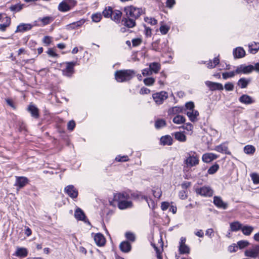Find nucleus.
<instances>
[{"instance_id":"nucleus-53","label":"nucleus","mask_w":259,"mask_h":259,"mask_svg":"<svg viewBox=\"0 0 259 259\" xmlns=\"http://www.w3.org/2000/svg\"><path fill=\"white\" fill-rule=\"evenodd\" d=\"M151 245H152L155 251H156L157 257L162 256L161 255V251L163 250L162 245H161V249L158 248L155 244L152 243Z\"/></svg>"},{"instance_id":"nucleus-26","label":"nucleus","mask_w":259,"mask_h":259,"mask_svg":"<svg viewBox=\"0 0 259 259\" xmlns=\"http://www.w3.org/2000/svg\"><path fill=\"white\" fill-rule=\"evenodd\" d=\"M122 16V13L119 10L113 11L110 18L116 23H119Z\"/></svg>"},{"instance_id":"nucleus-33","label":"nucleus","mask_w":259,"mask_h":259,"mask_svg":"<svg viewBox=\"0 0 259 259\" xmlns=\"http://www.w3.org/2000/svg\"><path fill=\"white\" fill-rule=\"evenodd\" d=\"M254 230V228L251 226H242L241 231L242 233L246 236L250 235Z\"/></svg>"},{"instance_id":"nucleus-46","label":"nucleus","mask_w":259,"mask_h":259,"mask_svg":"<svg viewBox=\"0 0 259 259\" xmlns=\"http://www.w3.org/2000/svg\"><path fill=\"white\" fill-rule=\"evenodd\" d=\"M236 74V70L234 71L226 72L222 73L223 79H227L228 78L233 77Z\"/></svg>"},{"instance_id":"nucleus-4","label":"nucleus","mask_w":259,"mask_h":259,"mask_svg":"<svg viewBox=\"0 0 259 259\" xmlns=\"http://www.w3.org/2000/svg\"><path fill=\"white\" fill-rule=\"evenodd\" d=\"M199 160L198 156L195 152H190L187 153L184 163L187 167H193L199 164Z\"/></svg>"},{"instance_id":"nucleus-15","label":"nucleus","mask_w":259,"mask_h":259,"mask_svg":"<svg viewBox=\"0 0 259 259\" xmlns=\"http://www.w3.org/2000/svg\"><path fill=\"white\" fill-rule=\"evenodd\" d=\"M196 193L198 194H212L213 190L209 186H203L196 189Z\"/></svg>"},{"instance_id":"nucleus-17","label":"nucleus","mask_w":259,"mask_h":259,"mask_svg":"<svg viewBox=\"0 0 259 259\" xmlns=\"http://www.w3.org/2000/svg\"><path fill=\"white\" fill-rule=\"evenodd\" d=\"M186 114L192 122H195L198 120L197 117L199 115V112L197 110H192L188 111Z\"/></svg>"},{"instance_id":"nucleus-10","label":"nucleus","mask_w":259,"mask_h":259,"mask_svg":"<svg viewBox=\"0 0 259 259\" xmlns=\"http://www.w3.org/2000/svg\"><path fill=\"white\" fill-rule=\"evenodd\" d=\"M66 64V68L62 70V72L63 75L69 77L74 72V66L75 65V62H67Z\"/></svg>"},{"instance_id":"nucleus-23","label":"nucleus","mask_w":259,"mask_h":259,"mask_svg":"<svg viewBox=\"0 0 259 259\" xmlns=\"http://www.w3.org/2000/svg\"><path fill=\"white\" fill-rule=\"evenodd\" d=\"M233 55L235 58H240L245 56V52L242 48L238 47L234 50Z\"/></svg>"},{"instance_id":"nucleus-55","label":"nucleus","mask_w":259,"mask_h":259,"mask_svg":"<svg viewBox=\"0 0 259 259\" xmlns=\"http://www.w3.org/2000/svg\"><path fill=\"white\" fill-rule=\"evenodd\" d=\"M151 245H152L155 251H156L157 257L162 256L161 255V251L163 250L162 245H161V249L158 248L155 244L152 243Z\"/></svg>"},{"instance_id":"nucleus-41","label":"nucleus","mask_w":259,"mask_h":259,"mask_svg":"<svg viewBox=\"0 0 259 259\" xmlns=\"http://www.w3.org/2000/svg\"><path fill=\"white\" fill-rule=\"evenodd\" d=\"M113 13V9L111 7H107L103 11L102 14L105 18H110L112 13Z\"/></svg>"},{"instance_id":"nucleus-63","label":"nucleus","mask_w":259,"mask_h":259,"mask_svg":"<svg viewBox=\"0 0 259 259\" xmlns=\"http://www.w3.org/2000/svg\"><path fill=\"white\" fill-rule=\"evenodd\" d=\"M75 126V123L74 121L71 120L68 122L67 124V128L69 130L72 131Z\"/></svg>"},{"instance_id":"nucleus-19","label":"nucleus","mask_w":259,"mask_h":259,"mask_svg":"<svg viewBox=\"0 0 259 259\" xmlns=\"http://www.w3.org/2000/svg\"><path fill=\"white\" fill-rule=\"evenodd\" d=\"M214 150L220 153H224L228 155H231V152L228 150L227 146L225 144H222L216 146Z\"/></svg>"},{"instance_id":"nucleus-58","label":"nucleus","mask_w":259,"mask_h":259,"mask_svg":"<svg viewBox=\"0 0 259 259\" xmlns=\"http://www.w3.org/2000/svg\"><path fill=\"white\" fill-rule=\"evenodd\" d=\"M160 32L162 34H166L169 29V27L166 26V25H162L160 27Z\"/></svg>"},{"instance_id":"nucleus-20","label":"nucleus","mask_w":259,"mask_h":259,"mask_svg":"<svg viewBox=\"0 0 259 259\" xmlns=\"http://www.w3.org/2000/svg\"><path fill=\"white\" fill-rule=\"evenodd\" d=\"M149 67L152 74H156L161 69V64L158 62H152L149 64Z\"/></svg>"},{"instance_id":"nucleus-39","label":"nucleus","mask_w":259,"mask_h":259,"mask_svg":"<svg viewBox=\"0 0 259 259\" xmlns=\"http://www.w3.org/2000/svg\"><path fill=\"white\" fill-rule=\"evenodd\" d=\"M172 121L177 124H182L185 121V118L180 115H176L172 119Z\"/></svg>"},{"instance_id":"nucleus-1","label":"nucleus","mask_w":259,"mask_h":259,"mask_svg":"<svg viewBox=\"0 0 259 259\" xmlns=\"http://www.w3.org/2000/svg\"><path fill=\"white\" fill-rule=\"evenodd\" d=\"M129 195H114L112 200L109 199L110 205L113 206H117L120 209L131 208L133 206L131 201H128Z\"/></svg>"},{"instance_id":"nucleus-27","label":"nucleus","mask_w":259,"mask_h":259,"mask_svg":"<svg viewBox=\"0 0 259 259\" xmlns=\"http://www.w3.org/2000/svg\"><path fill=\"white\" fill-rule=\"evenodd\" d=\"M230 231L236 232L240 230H241L242 225L238 221L232 222L230 224Z\"/></svg>"},{"instance_id":"nucleus-18","label":"nucleus","mask_w":259,"mask_h":259,"mask_svg":"<svg viewBox=\"0 0 259 259\" xmlns=\"http://www.w3.org/2000/svg\"><path fill=\"white\" fill-rule=\"evenodd\" d=\"M119 248L123 252H128L131 251L132 246L128 241H122L119 245Z\"/></svg>"},{"instance_id":"nucleus-57","label":"nucleus","mask_w":259,"mask_h":259,"mask_svg":"<svg viewBox=\"0 0 259 259\" xmlns=\"http://www.w3.org/2000/svg\"><path fill=\"white\" fill-rule=\"evenodd\" d=\"M224 88L226 91H232L234 90V84L232 82H227L225 84Z\"/></svg>"},{"instance_id":"nucleus-16","label":"nucleus","mask_w":259,"mask_h":259,"mask_svg":"<svg viewBox=\"0 0 259 259\" xmlns=\"http://www.w3.org/2000/svg\"><path fill=\"white\" fill-rule=\"evenodd\" d=\"M217 158L218 156L215 154L212 153H208L204 154L202 156V159L203 162L209 163Z\"/></svg>"},{"instance_id":"nucleus-38","label":"nucleus","mask_w":259,"mask_h":259,"mask_svg":"<svg viewBox=\"0 0 259 259\" xmlns=\"http://www.w3.org/2000/svg\"><path fill=\"white\" fill-rule=\"evenodd\" d=\"M38 20L41 21L42 25L45 26L52 22L54 21V18L51 16H47L44 18H39Z\"/></svg>"},{"instance_id":"nucleus-61","label":"nucleus","mask_w":259,"mask_h":259,"mask_svg":"<svg viewBox=\"0 0 259 259\" xmlns=\"http://www.w3.org/2000/svg\"><path fill=\"white\" fill-rule=\"evenodd\" d=\"M142 42V40L140 38H134L132 40V44L133 47H137L139 46Z\"/></svg>"},{"instance_id":"nucleus-62","label":"nucleus","mask_w":259,"mask_h":259,"mask_svg":"<svg viewBox=\"0 0 259 259\" xmlns=\"http://www.w3.org/2000/svg\"><path fill=\"white\" fill-rule=\"evenodd\" d=\"M115 160L117 161L125 162L128 160L127 156H118L116 157Z\"/></svg>"},{"instance_id":"nucleus-44","label":"nucleus","mask_w":259,"mask_h":259,"mask_svg":"<svg viewBox=\"0 0 259 259\" xmlns=\"http://www.w3.org/2000/svg\"><path fill=\"white\" fill-rule=\"evenodd\" d=\"M6 22L4 24H0V30L2 31H5L7 27H8L11 23V19L10 18L7 17L6 18Z\"/></svg>"},{"instance_id":"nucleus-5","label":"nucleus","mask_w":259,"mask_h":259,"mask_svg":"<svg viewBox=\"0 0 259 259\" xmlns=\"http://www.w3.org/2000/svg\"><path fill=\"white\" fill-rule=\"evenodd\" d=\"M77 4L75 0H63L58 5V10L62 12H66L71 10Z\"/></svg>"},{"instance_id":"nucleus-36","label":"nucleus","mask_w":259,"mask_h":259,"mask_svg":"<svg viewBox=\"0 0 259 259\" xmlns=\"http://www.w3.org/2000/svg\"><path fill=\"white\" fill-rule=\"evenodd\" d=\"M23 7L24 4L18 3L15 5H11L9 9L11 11L16 13L20 12L23 8Z\"/></svg>"},{"instance_id":"nucleus-64","label":"nucleus","mask_w":259,"mask_h":259,"mask_svg":"<svg viewBox=\"0 0 259 259\" xmlns=\"http://www.w3.org/2000/svg\"><path fill=\"white\" fill-rule=\"evenodd\" d=\"M47 54L51 57H57L58 56V54L52 49H49L47 51Z\"/></svg>"},{"instance_id":"nucleus-35","label":"nucleus","mask_w":259,"mask_h":259,"mask_svg":"<svg viewBox=\"0 0 259 259\" xmlns=\"http://www.w3.org/2000/svg\"><path fill=\"white\" fill-rule=\"evenodd\" d=\"M249 51L252 54H255L259 50V42H253L248 45Z\"/></svg>"},{"instance_id":"nucleus-60","label":"nucleus","mask_w":259,"mask_h":259,"mask_svg":"<svg viewBox=\"0 0 259 259\" xmlns=\"http://www.w3.org/2000/svg\"><path fill=\"white\" fill-rule=\"evenodd\" d=\"M185 107L188 111L194 110V104L192 102H189L186 103Z\"/></svg>"},{"instance_id":"nucleus-6","label":"nucleus","mask_w":259,"mask_h":259,"mask_svg":"<svg viewBox=\"0 0 259 259\" xmlns=\"http://www.w3.org/2000/svg\"><path fill=\"white\" fill-rule=\"evenodd\" d=\"M152 97L157 105H161L163 103L164 100L167 99L168 94L165 91H161L153 94Z\"/></svg>"},{"instance_id":"nucleus-3","label":"nucleus","mask_w":259,"mask_h":259,"mask_svg":"<svg viewBox=\"0 0 259 259\" xmlns=\"http://www.w3.org/2000/svg\"><path fill=\"white\" fill-rule=\"evenodd\" d=\"M124 12L125 13L126 17H129L136 20L144 12L142 8H137L133 6L125 7Z\"/></svg>"},{"instance_id":"nucleus-7","label":"nucleus","mask_w":259,"mask_h":259,"mask_svg":"<svg viewBox=\"0 0 259 259\" xmlns=\"http://www.w3.org/2000/svg\"><path fill=\"white\" fill-rule=\"evenodd\" d=\"M74 217L77 221H81L89 225H91L90 222L87 219L83 211L79 207H77L75 210Z\"/></svg>"},{"instance_id":"nucleus-30","label":"nucleus","mask_w":259,"mask_h":259,"mask_svg":"<svg viewBox=\"0 0 259 259\" xmlns=\"http://www.w3.org/2000/svg\"><path fill=\"white\" fill-rule=\"evenodd\" d=\"M28 110L31 113L32 116L35 118H38V110L34 105L31 104L29 105Z\"/></svg>"},{"instance_id":"nucleus-37","label":"nucleus","mask_w":259,"mask_h":259,"mask_svg":"<svg viewBox=\"0 0 259 259\" xmlns=\"http://www.w3.org/2000/svg\"><path fill=\"white\" fill-rule=\"evenodd\" d=\"M172 140L170 136H165L162 137L160 139V142L163 145H171Z\"/></svg>"},{"instance_id":"nucleus-48","label":"nucleus","mask_w":259,"mask_h":259,"mask_svg":"<svg viewBox=\"0 0 259 259\" xmlns=\"http://www.w3.org/2000/svg\"><path fill=\"white\" fill-rule=\"evenodd\" d=\"M249 244V242L246 240H240L237 242L238 247L240 249H243L247 247Z\"/></svg>"},{"instance_id":"nucleus-40","label":"nucleus","mask_w":259,"mask_h":259,"mask_svg":"<svg viewBox=\"0 0 259 259\" xmlns=\"http://www.w3.org/2000/svg\"><path fill=\"white\" fill-rule=\"evenodd\" d=\"M179 252L181 254L189 253L190 248L186 244H180Z\"/></svg>"},{"instance_id":"nucleus-56","label":"nucleus","mask_w":259,"mask_h":259,"mask_svg":"<svg viewBox=\"0 0 259 259\" xmlns=\"http://www.w3.org/2000/svg\"><path fill=\"white\" fill-rule=\"evenodd\" d=\"M125 237L127 239L132 242H134L135 240V236L134 234L130 232L125 233Z\"/></svg>"},{"instance_id":"nucleus-21","label":"nucleus","mask_w":259,"mask_h":259,"mask_svg":"<svg viewBox=\"0 0 259 259\" xmlns=\"http://www.w3.org/2000/svg\"><path fill=\"white\" fill-rule=\"evenodd\" d=\"M28 255V251L25 248H18L13 255H15L21 258L25 257Z\"/></svg>"},{"instance_id":"nucleus-13","label":"nucleus","mask_w":259,"mask_h":259,"mask_svg":"<svg viewBox=\"0 0 259 259\" xmlns=\"http://www.w3.org/2000/svg\"><path fill=\"white\" fill-rule=\"evenodd\" d=\"M213 203L219 208L226 209L228 207V204L224 202L221 197L215 196L213 198Z\"/></svg>"},{"instance_id":"nucleus-29","label":"nucleus","mask_w":259,"mask_h":259,"mask_svg":"<svg viewBox=\"0 0 259 259\" xmlns=\"http://www.w3.org/2000/svg\"><path fill=\"white\" fill-rule=\"evenodd\" d=\"M250 81V79H247L244 77L241 78L239 79L237 84L240 88L244 89L247 87Z\"/></svg>"},{"instance_id":"nucleus-22","label":"nucleus","mask_w":259,"mask_h":259,"mask_svg":"<svg viewBox=\"0 0 259 259\" xmlns=\"http://www.w3.org/2000/svg\"><path fill=\"white\" fill-rule=\"evenodd\" d=\"M183 108L182 107L175 106L169 108L167 111L169 115H177L183 112Z\"/></svg>"},{"instance_id":"nucleus-12","label":"nucleus","mask_w":259,"mask_h":259,"mask_svg":"<svg viewBox=\"0 0 259 259\" xmlns=\"http://www.w3.org/2000/svg\"><path fill=\"white\" fill-rule=\"evenodd\" d=\"M205 84L211 91L220 90L222 91L224 89L222 84L218 82H211L210 81H206Z\"/></svg>"},{"instance_id":"nucleus-54","label":"nucleus","mask_w":259,"mask_h":259,"mask_svg":"<svg viewBox=\"0 0 259 259\" xmlns=\"http://www.w3.org/2000/svg\"><path fill=\"white\" fill-rule=\"evenodd\" d=\"M151 245H152L155 251H156L157 257L162 256L161 255V251L163 250L162 245H161V249L158 248L155 244L152 243Z\"/></svg>"},{"instance_id":"nucleus-9","label":"nucleus","mask_w":259,"mask_h":259,"mask_svg":"<svg viewBox=\"0 0 259 259\" xmlns=\"http://www.w3.org/2000/svg\"><path fill=\"white\" fill-rule=\"evenodd\" d=\"M142 199H144L147 203L149 207L152 209H155L156 203L155 202L154 199H155V195H141Z\"/></svg>"},{"instance_id":"nucleus-8","label":"nucleus","mask_w":259,"mask_h":259,"mask_svg":"<svg viewBox=\"0 0 259 259\" xmlns=\"http://www.w3.org/2000/svg\"><path fill=\"white\" fill-rule=\"evenodd\" d=\"M253 70H254V67L252 65H241L237 67L236 72V74H249L251 73Z\"/></svg>"},{"instance_id":"nucleus-14","label":"nucleus","mask_w":259,"mask_h":259,"mask_svg":"<svg viewBox=\"0 0 259 259\" xmlns=\"http://www.w3.org/2000/svg\"><path fill=\"white\" fill-rule=\"evenodd\" d=\"M136 19L129 17H126L122 19V21L123 22L124 25L128 28H133L136 25Z\"/></svg>"},{"instance_id":"nucleus-2","label":"nucleus","mask_w":259,"mask_h":259,"mask_svg":"<svg viewBox=\"0 0 259 259\" xmlns=\"http://www.w3.org/2000/svg\"><path fill=\"white\" fill-rule=\"evenodd\" d=\"M135 74L136 72L134 70H120L115 72V78L118 82H125L131 80Z\"/></svg>"},{"instance_id":"nucleus-11","label":"nucleus","mask_w":259,"mask_h":259,"mask_svg":"<svg viewBox=\"0 0 259 259\" xmlns=\"http://www.w3.org/2000/svg\"><path fill=\"white\" fill-rule=\"evenodd\" d=\"M94 239L96 244L98 246H104L106 243V239L104 235L100 233L95 234Z\"/></svg>"},{"instance_id":"nucleus-24","label":"nucleus","mask_w":259,"mask_h":259,"mask_svg":"<svg viewBox=\"0 0 259 259\" xmlns=\"http://www.w3.org/2000/svg\"><path fill=\"white\" fill-rule=\"evenodd\" d=\"M239 102L245 104H250L253 103L254 101L251 97L247 95H242L239 99Z\"/></svg>"},{"instance_id":"nucleus-47","label":"nucleus","mask_w":259,"mask_h":259,"mask_svg":"<svg viewBox=\"0 0 259 259\" xmlns=\"http://www.w3.org/2000/svg\"><path fill=\"white\" fill-rule=\"evenodd\" d=\"M219 168V165L218 164H215L210 167V168L208 169L207 172L210 175L214 174L217 171Z\"/></svg>"},{"instance_id":"nucleus-28","label":"nucleus","mask_w":259,"mask_h":259,"mask_svg":"<svg viewBox=\"0 0 259 259\" xmlns=\"http://www.w3.org/2000/svg\"><path fill=\"white\" fill-rule=\"evenodd\" d=\"M32 28V25L30 24L22 23L17 26L16 32H24L30 30Z\"/></svg>"},{"instance_id":"nucleus-43","label":"nucleus","mask_w":259,"mask_h":259,"mask_svg":"<svg viewBox=\"0 0 259 259\" xmlns=\"http://www.w3.org/2000/svg\"><path fill=\"white\" fill-rule=\"evenodd\" d=\"M166 125V122L164 119H157L155 123V126L157 129L160 128L165 126Z\"/></svg>"},{"instance_id":"nucleus-52","label":"nucleus","mask_w":259,"mask_h":259,"mask_svg":"<svg viewBox=\"0 0 259 259\" xmlns=\"http://www.w3.org/2000/svg\"><path fill=\"white\" fill-rule=\"evenodd\" d=\"M144 20L146 22L152 25H156L157 23V21L155 19L151 17H145Z\"/></svg>"},{"instance_id":"nucleus-32","label":"nucleus","mask_w":259,"mask_h":259,"mask_svg":"<svg viewBox=\"0 0 259 259\" xmlns=\"http://www.w3.org/2000/svg\"><path fill=\"white\" fill-rule=\"evenodd\" d=\"M85 22V20L83 19H81L79 21H76L75 22H73L71 24L67 25V29H73L77 28L82 25Z\"/></svg>"},{"instance_id":"nucleus-42","label":"nucleus","mask_w":259,"mask_h":259,"mask_svg":"<svg viewBox=\"0 0 259 259\" xmlns=\"http://www.w3.org/2000/svg\"><path fill=\"white\" fill-rule=\"evenodd\" d=\"M255 151V147L252 145H246L244 148V151L247 154H252Z\"/></svg>"},{"instance_id":"nucleus-31","label":"nucleus","mask_w":259,"mask_h":259,"mask_svg":"<svg viewBox=\"0 0 259 259\" xmlns=\"http://www.w3.org/2000/svg\"><path fill=\"white\" fill-rule=\"evenodd\" d=\"M259 252L258 249L256 247L253 249H248L246 250L245 251V255L246 256L251 257H256Z\"/></svg>"},{"instance_id":"nucleus-25","label":"nucleus","mask_w":259,"mask_h":259,"mask_svg":"<svg viewBox=\"0 0 259 259\" xmlns=\"http://www.w3.org/2000/svg\"><path fill=\"white\" fill-rule=\"evenodd\" d=\"M28 183V179L26 177H16L15 185L19 187H23Z\"/></svg>"},{"instance_id":"nucleus-51","label":"nucleus","mask_w":259,"mask_h":259,"mask_svg":"<svg viewBox=\"0 0 259 259\" xmlns=\"http://www.w3.org/2000/svg\"><path fill=\"white\" fill-rule=\"evenodd\" d=\"M250 177L254 184H259V175L258 174L255 172L251 173L250 174Z\"/></svg>"},{"instance_id":"nucleus-59","label":"nucleus","mask_w":259,"mask_h":259,"mask_svg":"<svg viewBox=\"0 0 259 259\" xmlns=\"http://www.w3.org/2000/svg\"><path fill=\"white\" fill-rule=\"evenodd\" d=\"M142 74L144 76H150L152 74L149 67L142 70Z\"/></svg>"},{"instance_id":"nucleus-49","label":"nucleus","mask_w":259,"mask_h":259,"mask_svg":"<svg viewBox=\"0 0 259 259\" xmlns=\"http://www.w3.org/2000/svg\"><path fill=\"white\" fill-rule=\"evenodd\" d=\"M101 19L102 15L100 13H95L92 15V21L94 22H99L101 21Z\"/></svg>"},{"instance_id":"nucleus-45","label":"nucleus","mask_w":259,"mask_h":259,"mask_svg":"<svg viewBox=\"0 0 259 259\" xmlns=\"http://www.w3.org/2000/svg\"><path fill=\"white\" fill-rule=\"evenodd\" d=\"M175 137L176 139L180 142H184L186 140V136L181 132L176 133L175 134Z\"/></svg>"},{"instance_id":"nucleus-34","label":"nucleus","mask_w":259,"mask_h":259,"mask_svg":"<svg viewBox=\"0 0 259 259\" xmlns=\"http://www.w3.org/2000/svg\"><path fill=\"white\" fill-rule=\"evenodd\" d=\"M64 191L67 194H78L77 190L73 185H68L65 188Z\"/></svg>"},{"instance_id":"nucleus-50","label":"nucleus","mask_w":259,"mask_h":259,"mask_svg":"<svg viewBox=\"0 0 259 259\" xmlns=\"http://www.w3.org/2000/svg\"><path fill=\"white\" fill-rule=\"evenodd\" d=\"M143 82L146 85L150 86L155 82V79L153 77H147L143 80Z\"/></svg>"}]
</instances>
